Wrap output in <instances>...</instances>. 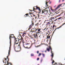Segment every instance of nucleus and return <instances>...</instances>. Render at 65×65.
<instances>
[{"instance_id":"1","label":"nucleus","mask_w":65,"mask_h":65,"mask_svg":"<svg viewBox=\"0 0 65 65\" xmlns=\"http://www.w3.org/2000/svg\"><path fill=\"white\" fill-rule=\"evenodd\" d=\"M14 37V40H15V43H16V44H18V43H19V40L20 39L18 38H15V37L14 36V35L13 34H10L9 35V39H11L12 38H13Z\"/></svg>"},{"instance_id":"2","label":"nucleus","mask_w":65,"mask_h":65,"mask_svg":"<svg viewBox=\"0 0 65 65\" xmlns=\"http://www.w3.org/2000/svg\"><path fill=\"white\" fill-rule=\"evenodd\" d=\"M49 48H47L46 51H47L48 52H50V49L51 51V53L52 54H54L53 53V52L52 51V49L51 48V46H49Z\"/></svg>"},{"instance_id":"3","label":"nucleus","mask_w":65,"mask_h":65,"mask_svg":"<svg viewBox=\"0 0 65 65\" xmlns=\"http://www.w3.org/2000/svg\"><path fill=\"white\" fill-rule=\"evenodd\" d=\"M61 4L59 5L54 10H52V7H50V9H51V10H52V11H54V10L56 11L57 10V9H58V8H59V7H60L61 6V5H62V4Z\"/></svg>"},{"instance_id":"4","label":"nucleus","mask_w":65,"mask_h":65,"mask_svg":"<svg viewBox=\"0 0 65 65\" xmlns=\"http://www.w3.org/2000/svg\"><path fill=\"white\" fill-rule=\"evenodd\" d=\"M29 43H26L25 44V45L24 44V43L23 44V47H24V48H28V49L30 48H31V46H30L29 47H28L27 46L26 47V46H27V45H28Z\"/></svg>"},{"instance_id":"5","label":"nucleus","mask_w":65,"mask_h":65,"mask_svg":"<svg viewBox=\"0 0 65 65\" xmlns=\"http://www.w3.org/2000/svg\"><path fill=\"white\" fill-rule=\"evenodd\" d=\"M32 35L34 36L35 38H36L37 37V33L36 34H33Z\"/></svg>"},{"instance_id":"6","label":"nucleus","mask_w":65,"mask_h":65,"mask_svg":"<svg viewBox=\"0 0 65 65\" xmlns=\"http://www.w3.org/2000/svg\"><path fill=\"white\" fill-rule=\"evenodd\" d=\"M51 56L52 57V58H51V61H54L53 60V57H54V53L52 54L51 55Z\"/></svg>"},{"instance_id":"7","label":"nucleus","mask_w":65,"mask_h":65,"mask_svg":"<svg viewBox=\"0 0 65 65\" xmlns=\"http://www.w3.org/2000/svg\"><path fill=\"white\" fill-rule=\"evenodd\" d=\"M21 39H20V40H21V41H22V42L23 43H24V39H23V38H22V37H21Z\"/></svg>"},{"instance_id":"8","label":"nucleus","mask_w":65,"mask_h":65,"mask_svg":"<svg viewBox=\"0 0 65 65\" xmlns=\"http://www.w3.org/2000/svg\"><path fill=\"white\" fill-rule=\"evenodd\" d=\"M4 59H5L4 60H3V62L4 63H5V64H6V60H7V59L5 58H4Z\"/></svg>"},{"instance_id":"9","label":"nucleus","mask_w":65,"mask_h":65,"mask_svg":"<svg viewBox=\"0 0 65 65\" xmlns=\"http://www.w3.org/2000/svg\"><path fill=\"white\" fill-rule=\"evenodd\" d=\"M34 7H36V8H37L36 9H38L39 10L40 12H41V10H40V9L39 8V7H37L36 6H35H35Z\"/></svg>"},{"instance_id":"10","label":"nucleus","mask_w":65,"mask_h":65,"mask_svg":"<svg viewBox=\"0 0 65 65\" xmlns=\"http://www.w3.org/2000/svg\"><path fill=\"white\" fill-rule=\"evenodd\" d=\"M50 33H49V34H48V36H47L46 39H50V36H49V35H50Z\"/></svg>"},{"instance_id":"11","label":"nucleus","mask_w":65,"mask_h":65,"mask_svg":"<svg viewBox=\"0 0 65 65\" xmlns=\"http://www.w3.org/2000/svg\"><path fill=\"white\" fill-rule=\"evenodd\" d=\"M7 58L8 59V61H7V64L6 65L5 64L4 65H8V64H9V62H8L9 61V59H8V57H7Z\"/></svg>"},{"instance_id":"12","label":"nucleus","mask_w":65,"mask_h":65,"mask_svg":"<svg viewBox=\"0 0 65 65\" xmlns=\"http://www.w3.org/2000/svg\"><path fill=\"white\" fill-rule=\"evenodd\" d=\"M43 11H44V12H46V14L47 13V12L48 11L47 10H46L45 9H44Z\"/></svg>"},{"instance_id":"13","label":"nucleus","mask_w":65,"mask_h":65,"mask_svg":"<svg viewBox=\"0 0 65 65\" xmlns=\"http://www.w3.org/2000/svg\"><path fill=\"white\" fill-rule=\"evenodd\" d=\"M10 39V46H11V39Z\"/></svg>"},{"instance_id":"14","label":"nucleus","mask_w":65,"mask_h":65,"mask_svg":"<svg viewBox=\"0 0 65 65\" xmlns=\"http://www.w3.org/2000/svg\"><path fill=\"white\" fill-rule=\"evenodd\" d=\"M29 39V37H28L27 36L25 37V40H27V39Z\"/></svg>"},{"instance_id":"15","label":"nucleus","mask_w":65,"mask_h":65,"mask_svg":"<svg viewBox=\"0 0 65 65\" xmlns=\"http://www.w3.org/2000/svg\"><path fill=\"white\" fill-rule=\"evenodd\" d=\"M30 37L31 38V39H34L33 38V37L32 36H30Z\"/></svg>"},{"instance_id":"16","label":"nucleus","mask_w":65,"mask_h":65,"mask_svg":"<svg viewBox=\"0 0 65 65\" xmlns=\"http://www.w3.org/2000/svg\"><path fill=\"white\" fill-rule=\"evenodd\" d=\"M39 24V23H37L36 24H35V26H38Z\"/></svg>"},{"instance_id":"17","label":"nucleus","mask_w":65,"mask_h":65,"mask_svg":"<svg viewBox=\"0 0 65 65\" xmlns=\"http://www.w3.org/2000/svg\"><path fill=\"white\" fill-rule=\"evenodd\" d=\"M59 27H58L57 28H56V29H55V30H54V32H53V33H54V32H55V31H56V30H57V29H59Z\"/></svg>"},{"instance_id":"18","label":"nucleus","mask_w":65,"mask_h":65,"mask_svg":"<svg viewBox=\"0 0 65 65\" xmlns=\"http://www.w3.org/2000/svg\"><path fill=\"white\" fill-rule=\"evenodd\" d=\"M39 55H38V57H39V56H41V53H39Z\"/></svg>"},{"instance_id":"19","label":"nucleus","mask_w":65,"mask_h":65,"mask_svg":"<svg viewBox=\"0 0 65 65\" xmlns=\"http://www.w3.org/2000/svg\"><path fill=\"white\" fill-rule=\"evenodd\" d=\"M26 33H23V35L25 36L26 35Z\"/></svg>"},{"instance_id":"20","label":"nucleus","mask_w":65,"mask_h":65,"mask_svg":"<svg viewBox=\"0 0 65 65\" xmlns=\"http://www.w3.org/2000/svg\"><path fill=\"white\" fill-rule=\"evenodd\" d=\"M42 55L43 57H44L45 55L44 54H43V53L42 54Z\"/></svg>"},{"instance_id":"21","label":"nucleus","mask_w":65,"mask_h":65,"mask_svg":"<svg viewBox=\"0 0 65 65\" xmlns=\"http://www.w3.org/2000/svg\"><path fill=\"white\" fill-rule=\"evenodd\" d=\"M31 56H34V54H31Z\"/></svg>"},{"instance_id":"22","label":"nucleus","mask_w":65,"mask_h":65,"mask_svg":"<svg viewBox=\"0 0 65 65\" xmlns=\"http://www.w3.org/2000/svg\"><path fill=\"white\" fill-rule=\"evenodd\" d=\"M45 2H46L45 3V4H46V5H47V3H48V2H46V1H45Z\"/></svg>"},{"instance_id":"23","label":"nucleus","mask_w":65,"mask_h":65,"mask_svg":"<svg viewBox=\"0 0 65 65\" xmlns=\"http://www.w3.org/2000/svg\"><path fill=\"white\" fill-rule=\"evenodd\" d=\"M54 62H55V61H54V60H53L52 61V64H53V63H54Z\"/></svg>"},{"instance_id":"24","label":"nucleus","mask_w":65,"mask_h":65,"mask_svg":"<svg viewBox=\"0 0 65 65\" xmlns=\"http://www.w3.org/2000/svg\"><path fill=\"white\" fill-rule=\"evenodd\" d=\"M11 46H10V47H9V51H10V50H11V49H10Z\"/></svg>"},{"instance_id":"25","label":"nucleus","mask_w":65,"mask_h":65,"mask_svg":"<svg viewBox=\"0 0 65 65\" xmlns=\"http://www.w3.org/2000/svg\"><path fill=\"white\" fill-rule=\"evenodd\" d=\"M58 64H58V65H62V63H59Z\"/></svg>"},{"instance_id":"26","label":"nucleus","mask_w":65,"mask_h":65,"mask_svg":"<svg viewBox=\"0 0 65 65\" xmlns=\"http://www.w3.org/2000/svg\"><path fill=\"white\" fill-rule=\"evenodd\" d=\"M61 18H62V17H60V18H58V20H60V19H61Z\"/></svg>"},{"instance_id":"27","label":"nucleus","mask_w":65,"mask_h":65,"mask_svg":"<svg viewBox=\"0 0 65 65\" xmlns=\"http://www.w3.org/2000/svg\"><path fill=\"white\" fill-rule=\"evenodd\" d=\"M40 31V29H39L38 30V32H39Z\"/></svg>"},{"instance_id":"28","label":"nucleus","mask_w":65,"mask_h":65,"mask_svg":"<svg viewBox=\"0 0 65 65\" xmlns=\"http://www.w3.org/2000/svg\"><path fill=\"white\" fill-rule=\"evenodd\" d=\"M42 61H43V60H42V59H41V63H42Z\"/></svg>"},{"instance_id":"29","label":"nucleus","mask_w":65,"mask_h":65,"mask_svg":"<svg viewBox=\"0 0 65 65\" xmlns=\"http://www.w3.org/2000/svg\"><path fill=\"white\" fill-rule=\"evenodd\" d=\"M42 13H43L44 12V11H43L42 10Z\"/></svg>"},{"instance_id":"30","label":"nucleus","mask_w":65,"mask_h":65,"mask_svg":"<svg viewBox=\"0 0 65 65\" xmlns=\"http://www.w3.org/2000/svg\"><path fill=\"white\" fill-rule=\"evenodd\" d=\"M60 2H61V0H59L58 3H60Z\"/></svg>"},{"instance_id":"31","label":"nucleus","mask_w":65,"mask_h":65,"mask_svg":"<svg viewBox=\"0 0 65 65\" xmlns=\"http://www.w3.org/2000/svg\"><path fill=\"white\" fill-rule=\"evenodd\" d=\"M62 25L61 26H60L59 27V28H61V27H62Z\"/></svg>"},{"instance_id":"32","label":"nucleus","mask_w":65,"mask_h":65,"mask_svg":"<svg viewBox=\"0 0 65 65\" xmlns=\"http://www.w3.org/2000/svg\"><path fill=\"white\" fill-rule=\"evenodd\" d=\"M39 58H38L37 59V60L38 61V60H39Z\"/></svg>"},{"instance_id":"33","label":"nucleus","mask_w":65,"mask_h":65,"mask_svg":"<svg viewBox=\"0 0 65 65\" xmlns=\"http://www.w3.org/2000/svg\"><path fill=\"white\" fill-rule=\"evenodd\" d=\"M33 44H34L33 43H32L31 44V46H30L31 47V46H32V45H33Z\"/></svg>"},{"instance_id":"34","label":"nucleus","mask_w":65,"mask_h":65,"mask_svg":"<svg viewBox=\"0 0 65 65\" xmlns=\"http://www.w3.org/2000/svg\"><path fill=\"white\" fill-rule=\"evenodd\" d=\"M37 54H38V53H39V51H37Z\"/></svg>"},{"instance_id":"35","label":"nucleus","mask_w":65,"mask_h":65,"mask_svg":"<svg viewBox=\"0 0 65 65\" xmlns=\"http://www.w3.org/2000/svg\"><path fill=\"white\" fill-rule=\"evenodd\" d=\"M46 28H47V27L45 28L44 29V30H45L46 29Z\"/></svg>"},{"instance_id":"36","label":"nucleus","mask_w":65,"mask_h":65,"mask_svg":"<svg viewBox=\"0 0 65 65\" xmlns=\"http://www.w3.org/2000/svg\"><path fill=\"white\" fill-rule=\"evenodd\" d=\"M48 24H51V23H50V22H48Z\"/></svg>"},{"instance_id":"37","label":"nucleus","mask_w":65,"mask_h":65,"mask_svg":"<svg viewBox=\"0 0 65 65\" xmlns=\"http://www.w3.org/2000/svg\"><path fill=\"white\" fill-rule=\"evenodd\" d=\"M55 25H53V28H54V27H55Z\"/></svg>"},{"instance_id":"38","label":"nucleus","mask_w":65,"mask_h":65,"mask_svg":"<svg viewBox=\"0 0 65 65\" xmlns=\"http://www.w3.org/2000/svg\"><path fill=\"white\" fill-rule=\"evenodd\" d=\"M61 14H62V13H61L60 14H59V15H58L59 17V16H60L61 15Z\"/></svg>"},{"instance_id":"39","label":"nucleus","mask_w":65,"mask_h":65,"mask_svg":"<svg viewBox=\"0 0 65 65\" xmlns=\"http://www.w3.org/2000/svg\"><path fill=\"white\" fill-rule=\"evenodd\" d=\"M65 24V23H64L62 25V26H63Z\"/></svg>"},{"instance_id":"40","label":"nucleus","mask_w":65,"mask_h":65,"mask_svg":"<svg viewBox=\"0 0 65 65\" xmlns=\"http://www.w3.org/2000/svg\"><path fill=\"white\" fill-rule=\"evenodd\" d=\"M28 15V14H26L25 15H26V16H27Z\"/></svg>"},{"instance_id":"41","label":"nucleus","mask_w":65,"mask_h":65,"mask_svg":"<svg viewBox=\"0 0 65 65\" xmlns=\"http://www.w3.org/2000/svg\"><path fill=\"white\" fill-rule=\"evenodd\" d=\"M20 50H21V48L20 46Z\"/></svg>"},{"instance_id":"42","label":"nucleus","mask_w":65,"mask_h":65,"mask_svg":"<svg viewBox=\"0 0 65 65\" xmlns=\"http://www.w3.org/2000/svg\"><path fill=\"white\" fill-rule=\"evenodd\" d=\"M33 15L34 17H35V15H34L33 14Z\"/></svg>"},{"instance_id":"43","label":"nucleus","mask_w":65,"mask_h":65,"mask_svg":"<svg viewBox=\"0 0 65 65\" xmlns=\"http://www.w3.org/2000/svg\"><path fill=\"white\" fill-rule=\"evenodd\" d=\"M10 55V53L8 52V55Z\"/></svg>"},{"instance_id":"44","label":"nucleus","mask_w":65,"mask_h":65,"mask_svg":"<svg viewBox=\"0 0 65 65\" xmlns=\"http://www.w3.org/2000/svg\"><path fill=\"white\" fill-rule=\"evenodd\" d=\"M9 53H10V51L9 50Z\"/></svg>"},{"instance_id":"45","label":"nucleus","mask_w":65,"mask_h":65,"mask_svg":"<svg viewBox=\"0 0 65 65\" xmlns=\"http://www.w3.org/2000/svg\"><path fill=\"white\" fill-rule=\"evenodd\" d=\"M32 26H33V25H34V23H32Z\"/></svg>"},{"instance_id":"46","label":"nucleus","mask_w":65,"mask_h":65,"mask_svg":"<svg viewBox=\"0 0 65 65\" xmlns=\"http://www.w3.org/2000/svg\"><path fill=\"white\" fill-rule=\"evenodd\" d=\"M62 2H63V1H64V0H62Z\"/></svg>"},{"instance_id":"47","label":"nucleus","mask_w":65,"mask_h":65,"mask_svg":"<svg viewBox=\"0 0 65 65\" xmlns=\"http://www.w3.org/2000/svg\"><path fill=\"white\" fill-rule=\"evenodd\" d=\"M33 9H34V10L36 9H35V8H33Z\"/></svg>"},{"instance_id":"48","label":"nucleus","mask_w":65,"mask_h":65,"mask_svg":"<svg viewBox=\"0 0 65 65\" xmlns=\"http://www.w3.org/2000/svg\"><path fill=\"white\" fill-rule=\"evenodd\" d=\"M31 26H32V25L31 24L30 26H29V27H30Z\"/></svg>"},{"instance_id":"49","label":"nucleus","mask_w":65,"mask_h":65,"mask_svg":"<svg viewBox=\"0 0 65 65\" xmlns=\"http://www.w3.org/2000/svg\"><path fill=\"white\" fill-rule=\"evenodd\" d=\"M9 64H10V63H9V64H8V65H9Z\"/></svg>"},{"instance_id":"50","label":"nucleus","mask_w":65,"mask_h":65,"mask_svg":"<svg viewBox=\"0 0 65 65\" xmlns=\"http://www.w3.org/2000/svg\"><path fill=\"white\" fill-rule=\"evenodd\" d=\"M65 3L64 4H63V6H64V5H65Z\"/></svg>"},{"instance_id":"51","label":"nucleus","mask_w":65,"mask_h":65,"mask_svg":"<svg viewBox=\"0 0 65 65\" xmlns=\"http://www.w3.org/2000/svg\"><path fill=\"white\" fill-rule=\"evenodd\" d=\"M63 13H64V12H63L62 13H62V14H63Z\"/></svg>"},{"instance_id":"52","label":"nucleus","mask_w":65,"mask_h":65,"mask_svg":"<svg viewBox=\"0 0 65 65\" xmlns=\"http://www.w3.org/2000/svg\"><path fill=\"white\" fill-rule=\"evenodd\" d=\"M48 9L49 11H50V9H49V8H48Z\"/></svg>"},{"instance_id":"53","label":"nucleus","mask_w":65,"mask_h":65,"mask_svg":"<svg viewBox=\"0 0 65 65\" xmlns=\"http://www.w3.org/2000/svg\"><path fill=\"white\" fill-rule=\"evenodd\" d=\"M52 19H54V18H52Z\"/></svg>"},{"instance_id":"54","label":"nucleus","mask_w":65,"mask_h":65,"mask_svg":"<svg viewBox=\"0 0 65 65\" xmlns=\"http://www.w3.org/2000/svg\"><path fill=\"white\" fill-rule=\"evenodd\" d=\"M57 20H58V19H56V20L57 21Z\"/></svg>"},{"instance_id":"55","label":"nucleus","mask_w":65,"mask_h":65,"mask_svg":"<svg viewBox=\"0 0 65 65\" xmlns=\"http://www.w3.org/2000/svg\"><path fill=\"white\" fill-rule=\"evenodd\" d=\"M51 2H50L49 3V4H51Z\"/></svg>"},{"instance_id":"56","label":"nucleus","mask_w":65,"mask_h":65,"mask_svg":"<svg viewBox=\"0 0 65 65\" xmlns=\"http://www.w3.org/2000/svg\"><path fill=\"white\" fill-rule=\"evenodd\" d=\"M56 17H59V16H58V15Z\"/></svg>"},{"instance_id":"57","label":"nucleus","mask_w":65,"mask_h":65,"mask_svg":"<svg viewBox=\"0 0 65 65\" xmlns=\"http://www.w3.org/2000/svg\"><path fill=\"white\" fill-rule=\"evenodd\" d=\"M20 50L19 51H17V52H20Z\"/></svg>"},{"instance_id":"58","label":"nucleus","mask_w":65,"mask_h":65,"mask_svg":"<svg viewBox=\"0 0 65 65\" xmlns=\"http://www.w3.org/2000/svg\"><path fill=\"white\" fill-rule=\"evenodd\" d=\"M53 34H54V33H53L52 36H53Z\"/></svg>"},{"instance_id":"59","label":"nucleus","mask_w":65,"mask_h":65,"mask_svg":"<svg viewBox=\"0 0 65 65\" xmlns=\"http://www.w3.org/2000/svg\"><path fill=\"white\" fill-rule=\"evenodd\" d=\"M37 18V17H36V18H35V19H36Z\"/></svg>"},{"instance_id":"60","label":"nucleus","mask_w":65,"mask_h":65,"mask_svg":"<svg viewBox=\"0 0 65 65\" xmlns=\"http://www.w3.org/2000/svg\"><path fill=\"white\" fill-rule=\"evenodd\" d=\"M30 14H31V12L30 13Z\"/></svg>"},{"instance_id":"61","label":"nucleus","mask_w":65,"mask_h":65,"mask_svg":"<svg viewBox=\"0 0 65 65\" xmlns=\"http://www.w3.org/2000/svg\"><path fill=\"white\" fill-rule=\"evenodd\" d=\"M47 34H48V33H47L46 34V35H47Z\"/></svg>"},{"instance_id":"62","label":"nucleus","mask_w":65,"mask_h":65,"mask_svg":"<svg viewBox=\"0 0 65 65\" xmlns=\"http://www.w3.org/2000/svg\"><path fill=\"white\" fill-rule=\"evenodd\" d=\"M19 36H21V34H19Z\"/></svg>"},{"instance_id":"63","label":"nucleus","mask_w":65,"mask_h":65,"mask_svg":"<svg viewBox=\"0 0 65 65\" xmlns=\"http://www.w3.org/2000/svg\"><path fill=\"white\" fill-rule=\"evenodd\" d=\"M20 46V44H19L18 45V46Z\"/></svg>"},{"instance_id":"64","label":"nucleus","mask_w":65,"mask_h":65,"mask_svg":"<svg viewBox=\"0 0 65 65\" xmlns=\"http://www.w3.org/2000/svg\"><path fill=\"white\" fill-rule=\"evenodd\" d=\"M56 7V6H55L54 7Z\"/></svg>"}]
</instances>
